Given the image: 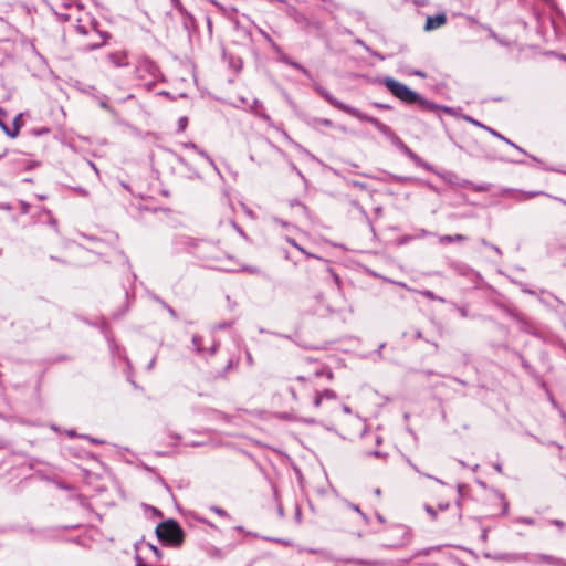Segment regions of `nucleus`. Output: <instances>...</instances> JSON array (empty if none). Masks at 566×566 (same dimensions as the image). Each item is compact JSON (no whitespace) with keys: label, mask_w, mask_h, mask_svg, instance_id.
I'll list each match as a JSON object with an SVG mask.
<instances>
[{"label":"nucleus","mask_w":566,"mask_h":566,"mask_svg":"<svg viewBox=\"0 0 566 566\" xmlns=\"http://www.w3.org/2000/svg\"><path fill=\"white\" fill-rule=\"evenodd\" d=\"M386 88L398 99L406 104H418L421 109L432 111L436 108L434 104L424 99L417 92L410 90L407 85L398 82L391 77L384 80Z\"/></svg>","instance_id":"nucleus-1"},{"label":"nucleus","mask_w":566,"mask_h":566,"mask_svg":"<svg viewBox=\"0 0 566 566\" xmlns=\"http://www.w3.org/2000/svg\"><path fill=\"white\" fill-rule=\"evenodd\" d=\"M157 538L166 545L179 547L185 538V532L175 520L159 523L155 530Z\"/></svg>","instance_id":"nucleus-2"},{"label":"nucleus","mask_w":566,"mask_h":566,"mask_svg":"<svg viewBox=\"0 0 566 566\" xmlns=\"http://www.w3.org/2000/svg\"><path fill=\"white\" fill-rule=\"evenodd\" d=\"M322 375H325L323 370H316L315 373L311 374L307 377L298 376L295 379L300 387L306 390H311L315 394L313 403L316 408L321 407L324 400L336 399V395L333 390L325 389L322 392L318 391L316 379L319 378Z\"/></svg>","instance_id":"nucleus-3"},{"label":"nucleus","mask_w":566,"mask_h":566,"mask_svg":"<svg viewBox=\"0 0 566 566\" xmlns=\"http://www.w3.org/2000/svg\"><path fill=\"white\" fill-rule=\"evenodd\" d=\"M136 76L143 82V85L151 90L159 81L161 73L154 61L146 56L138 59L136 64Z\"/></svg>","instance_id":"nucleus-4"},{"label":"nucleus","mask_w":566,"mask_h":566,"mask_svg":"<svg viewBox=\"0 0 566 566\" xmlns=\"http://www.w3.org/2000/svg\"><path fill=\"white\" fill-rule=\"evenodd\" d=\"M379 129L391 137L392 144L400 149L406 156H408L416 165L422 166L429 169V166L422 161V159L415 154L397 135H395L390 128L384 124L379 125Z\"/></svg>","instance_id":"nucleus-5"},{"label":"nucleus","mask_w":566,"mask_h":566,"mask_svg":"<svg viewBox=\"0 0 566 566\" xmlns=\"http://www.w3.org/2000/svg\"><path fill=\"white\" fill-rule=\"evenodd\" d=\"M287 14L291 18H293L295 23H297L303 29H321L319 22L310 20L304 13L300 12L295 7L290 6L287 8Z\"/></svg>","instance_id":"nucleus-6"},{"label":"nucleus","mask_w":566,"mask_h":566,"mask_svg":"<svg viewBox=\"0 0 566 566\" xmlns=\"http://www.w3.org/2000/svg\"><path fill=\"white\" fill-rule=\"evenodd\" d=\"M314 88L315 91L326 101L328 102L332 106L338 108V109H342L346 113H349V114H353L354 111L343 104L342 102H339L338 99H336L326 88H324L323 86L318 85V84H315L314 85Z\"/></svg>","instance_id":"nucleus-7"},{"label":"nucleus","mask_w":566,"mask_h":566,"mask_svg":"<svg viewBox=\"0 0 566 566\" xmlns=\"http://www.w3.org/2000/svg\"><path fill=\"white\" fill-rule=\"evenodd\" d=\"M106 60L115 67H125L129 65L128 54L126 51H114L106 55Z\"/></svg>","instance_id":"nucleus-8"},{"label":"nucleus","mask_w":566,"mask_h":566,"mask_svg":"<svg viewBox=\"0 0 566 566\" xmlns=\"http://www.w3.org/2000/svg\"><path fill=\"white\" fill-rule=\"evenodd\" d=\"M446 23H447L446 13L429 15V17H427V20H426L424 30L432 31V30L443 27Z\"/></svg>","instance_id":"nucleus-9"},{"label":"nucleus","mask_w":566,"mask_h":566,"mask_svg":"<svg viewBox=\"0 0 566 566\" xmlns=\"http://www.w3.org/2000/svg\"><path fill=\"white\" fill-rule=\"evenodd\" d=\"M535 560L537 563L547 564V565H552V566H566L565 560H563L558 557L552 556V555L538 554L535 556Z\"/></svg>","instance_id":"nucleus-10"},{"label":"nucleus","mask_w":566,"mask_h":566,"mask_svg":"<svg viewBox=\"0 0 566 566\" xmlns=\"http://www.w3.org/2000/svg\"><path fill=\"white\" fill-rule=\"evenodd\" d=\"M7 116V113L0 108V128L3 130V133L10 137V138H15L17 137V129L15 128H10L6 123H4V117Z\"/></svg>","instance_id":"nucleus-11"},{"label":"nucleus","mask_w":566,"mask_h":566,"mask_svg":"<svg viewBox=\"0 0 566 566\" xmlns=\"http://www.w3.org/2000/svg\"><path fill=\"white\" fill-rule=\"evenodd\" d=\"M438 240L441 244H450L453 242H463L467 240V237L463 234H454V235L444 234V235H440L438 238Z\"/></svg>","instance_id":"nucleus-12"},{"label":"nucleus","mask_w":566,"mask_h":566,"mask_svg":"<svg viewBox=\"0 0 566 566\" xmlns=\"http://www.w3.org/2000/svg\"><path fill=\"white\" fill-rule=\"evenodd\" d=\"M184 148H189L196 150L201 157H203L211 166H214V161L211 159V157L202 149L198 148V146L193 143H184L181 145Z\"/></svg>","instance_id":"nucleus-13"},{"label":"nucleus","mask_w":566,"mask_h":566,"mask_svg":"<svg viewBox=\"0 0 566 566\" xmlns=\"http://www.w3.org/2000/svg\"><path fill=\"white\" fill-rule=\"evenodd\" d=\"M192 347L196 353L202 354L205 352L203 338L199 335H193L192 336Z\"/></svg>","instance_id":"nucleus-14"},{"label":"nucleus","mask_w":566,"mask_h":566,"mask_svg":"<svg viewBox=\"0 0 566 566\" xmlns=\"http://www.w3.org/2000/svg\"><path fill=\"white\" fill-rule=\"evenodd\" d=\"M310 125L314 128H319L322 125L329 127L333 123L329 119L313 117L310 119Z\"/></svg>","instance_id":"nucleus-15"},{"label":"nucleus","mask_w":566,"mask_h":566,"mask_svg":"<svg viewBox=\"0 0 566 566\" xmlns=\"http://www.w3.org/2000/svg\"><path fill=\"white\" fill-rule=\"evenodd\" d=\"M261 34L263 35V38L265 39V41L271 45V48L273 49V51L275 53H282V49L280 45H277L273 39L264 31H261Z\"/></svg>","instance_id":"nucleus-16"},{"label":"nucleus","mask_w":566,"mask_h":566,"mask_svg":"<svg viewBox=\"0 0 566 566\" xmlns=\"http://www.w3.org/2000/svg\"><path fill=\"white\" fill-rule=\"evenodd\" d=\"M289 65L294 67V69H296V70H298V71H301L306 76H308V77L311 76L310 72L303 65H301L298 62H295V61L291 60Z\"/></svg>","instance_id":"nucleus-17"},{"label":"nucleus","mask_w":566,"mask_h":566,"mask_svg":"<svg viewBox=\"0 0 566 566\" xmlns=\"http://www.w3.org/2000/svg\"><path fill=\"white\" fill-rule=\"evenodd\" d=\"M21 117H22V114H18L14 117L13 126L11 127V128H15L17 129V136L19 135V132H20V128H21V124H20Z\"/></svg>","instance_id":"nucleus-18"},{"label":"nucleus","mask_w":566,"mask_h":566,"mask_svg":"<svg viewBox=\"0 0 566 566\" xmlns=\"http://www.w3.org/2000/svg\"><path fill=\"white\" fill-rule=\"evenodd\" d=\"M211 511H213L216 514H218L221 517H227L228 516V513L223 509H221V507L212 506Z\"/></svg>","instance_id":"nucleus-19"},{"label":"nucleus","mask_w":566,"mask_h":566,"mask_svg":"<svg viewBox=\"0 0 566 566\" xmlns=\"http://www.w3.org/2000/svg\"><path fill=\"white\" fill-rule=\"evenodd\" d=\"M187 124H188L187 117L184 116L178 119V127L180 130H185L187 127Z\"/></svg>","instance_id":"nucleus-20"},{"label":"nucleus","mask_w":566,"mask_h":566,"mask_svg":"<svg viewBox=\"0 0 566 566\" xmlns=\"http://www.w3.org/2000/svg\"><path fill=\"white\" fill-rule=\"evenodd\" d=\"M422 296H424L426 298H429V300H438V297H436V295L433 294V292L431 291H420L419 292Z\"/></svg>","instance_id":"nucleus-21"},{"label":"nucleus","mask_w":566,"mask_h":566,"mask_svg":"<svg viewBox=\"0 0 566 566\" xmlns=\"http://www.w3.org/2000/svg\"><path fill=\"white\" fill-rule=\"evenodd\" d=\"M277 54H279V61L289 65L291 59L283 51H282V53H277Z\"/></svg>","instance_id":"nucleus-22"},{"label":"nucleus","mask_w":566,"mask_h":566,"mask_svg":"<svg viewBox=\"0 0 566 566\" xmlns=\"http://www.w3.org/2000/svg\"><path fill=\"white\" fill-rule=\"evenodd\" d=\"M160 303L163 304V306L168 311V313L171 315V317L174 318H177V313L176 311L170 307L169 305H167L165 302L160 301Z\"/></svg>","instance_id":"nucleus-23"},{"label":"nucleus","mask_w":566,"mask_h":566,"mask_svg":"<svg viewBox=\"0 0 566 566\" xmlns=\"http://www.w3.org/2000/svg\"><path fill=\"white\" fill-rule=\"evenodd\" d=\"M424 509H426L427 513H428V514H429L433 520H436V518H437V516H438L437 511H436L432 506H430V505H426V507H424Z\"/></svg>","instance_id":"nucleus-24"},{"label":"nucleus","mask_w":566,"mask_h":566,"mask_svg":"<svg viewBox=\"0 0 566 566\" xmlns=\"http://www.w3.org/2000/svg\"><path fill=\"white\" fill-rule=\"evenodd\" d=\"M287 242L293 245L294 248H296L298 251L303 252V253H306L305 250L296 243V241L292 238H287Z\"/></svg>","instance_id":"nucleus-25"},{"label":"nucleus","mask_w":566,"mask_h":566,"mask_svg":"<svg viewBox=\"0 0 566 566\" xmlns=\"http://www.w3.org/2000/svg\"><path fill=\"white\" fill-rule=\"evenodd\" d=\"M170 1H171L172 6H174L176 9H178V11H179L180 13H182V12H184V7H182V4H181V2H180L179 0H170Z\"/></svg>","instance_id":"nucleus-26"},{"label":"nucleus","mask_w":566,"mask_h":566,"mask_svg":"<svg viewBox=\"0 0 566 566\" xmlns=\"http://www.w3.org/2000/svg\"><path fill=\"white\" fill-rule=\"evenodd\" d=\"M291 206L294 207V206H297L304 213H307V208L305 205H303L302 202L300 201H295V202H291Z\"/></svg>","instance_id":"nucleus-27"},{"label":"nucleus","mask_w":566,"mask_h":566,"mask_svg":"<svg viewBox=\"0 0 566 566\" xmlns=\"http://www.w3.org/2000/svg\"><path fill=\"white\" fill-rule=\"evenodd\" d=\"M149 548L154 552L155 556H156L158 559H160V558H161L163 554H161V552L158 549V547H156V546H154V545L149 544Z\"/></svg>","instance_id":"nucleus-28"},{"label":"nucleus","mask_w":566,"mask_h":566,"mask_svg":"<svg viewBox=\"0 0 566 566\" xmlns=\"http://www.w3.org/2000/svg\"><path fill=\"white\" fill-rule=\"evenodd\" d=\"M218 347H219V343L214 342L211 347L209 348V353L210 355H214L218 350Z\"/></svg>","instance_id":"nucleus-29"},{"label":"nucleus","mask_w":566,"mask_h":566,"mask_svg":"<svg viewBox=\"0 0 566 566\" xmlns=\"http://www.w3.org/2000/svg\"><path fill=\"white\" fill-rule=\"evenodd\" d=\"M290 392H291L292 397H293L295 400H297V399H298V397H297V387H295V386H291V387H290Z\"/></svg>","instance_id":"nucleus-30"},{"label":"nucleus","mask_w":566,"mask_h":566,"mask_svg":"<svg viewBox=\"0 0 566 566\" xmlns=\"http://www.w3.org/2000/svg\"><path fill=\"white\" fill-rule=\"evenodd\" d=\"M551 524H553V525H555V526H557L559 528H563L565 526L564 522L560 521V520H552Z\"/></svg>","instance_id":"nucleus-31"},{"label":"nucleus","mask_w":566,"mask_h":566,"mask_svg":"<svg viewBox=\"0 0 566 566\" xmlns=\"http://www.w3.org/2000/svg\"><path fill=\"white\" fill-rule=\"evenodd\" d=\"M230 326H231V323H221V324L217 325V328L218 329H226V328H229Z\"/></svg>","instance_id":"nucleus-32"},{"label":"nucleus","mask_w":566,"mask_h":566,"mask_svg":"<svg viewBox=\"0 0 566 566\" xmlns=\"http://www.w3.org/2000/svg\"><path fill=\"white\" fill-rule=\"evenodd\" d=\"M543 192H541V191L528 192V193H526V198H533V197L539 196Z\"/></svg>","instance_id":"nucleus-33"},{"label":"nucleus","mask_w":566,"mask_h":566,"mask_svg":"<svg viewBox=\"0 0 566 566\" xmlns=\"http://www.w3.org/2000/svg\"><path fill=\"white\" fill-rule=\"evenodd\" d=\"M247 361L249 365H253V357L249 352H247Z\"/></svg>","instance_id":"nucleus-34"},{"label":"nucleus","mask_w":566,"mask_h":566,"mask_svg":"<svg viewBox=\"0 0 566 566\" xmlns=\"http://www.w3.org/2000/svg\"><path fill=\"white\" fill-rule=\"evenodd\" d=\"M49 132H50L49 128H42V129L36 132V135L48 134Z\"/></svg>","instance_id":"nucleus-35"},{"label":"nucleus","mask_w":566,"mask_h":566,"mask_svg":"<svg viewBox=\"0 0 566 566\" xmlns=\"http://www.w3.org/2000/svg\"><path fill=\"white\" fill-rule=\"evenodd\" d=\"M155 361H156V358L154 357V358L149 361V364L147 365V369H148V370H150V369L154 367Z\"/></svg>","instance_id":"nucleus-36"},{"label":"nucleus","mask_w":566,"mask_h":566,"mask_svg":"<svg viewBox=\"0 0 566 566\" xmlns=\"http://www.w3.org/2000/svg\"><path fill=\"white\" fill-rule=\"evenodd\" d=\"M412 74H415L417 76H420V77H423V78L426 77V74L423 72H421V71H415V72H412Z\"/></svg>","instance_id":"nucleus-37"},{"label":"nucleus","mask_w":566,"mask_h":566,"mask_svg":"<svg viewBox=\"0 0 566 566\" xmlns=\"http://www.w3.org/2000/svg\"><path fill=\"white\" fill-rule=\"evenodd\" d=\"M274 222H275V223H279V224H281V226H283V227H285V226L287 224L285 221H282V220H280V219H277V218H275V219H274Z\"/></svg>","instance_id":"nucleus-38"},{"label":"nucleus","mask_w":566,"mask_h":566,"mask_svg":"<svg viewBox=\"0 0 566 566\" xmlns=\"http://www.w3.org/2000/svg\"><path fill=\"white\" fill-rule=\"evenodd\" d=\"M244 270H248L251 273H258L259 272V270L256 268H244Z\"/></svg>","instance_id":"nucleus-39"},{"label":"nucleus","mask_w":566,"mask_h":566,"mask_svg":"<svg viewBox=\"0 0 566 566\" xmlns=\"http://www.w3.org/2000/svg\"><path fill=\"white\" fill-rule=\"evenodd\" d=\"M448 507H449V504H448V503H447V504H439V510H440V511H444V510H447Z\"/></svg>","instance_id":"nucleus-40"},{"label":"nucleus","mask_w":566,"mask_h":566,"mask_svg":"<svg viewBox=\"0 0 566 566\" xmlns=\"http://www.w3.org/2000/svg\"><path fill=\"white\" fill-rule=\"evenodd\" d=\"M260 116H261L264 120H268V122L271 119V118H270V116H269V115H266V114H260Z\"/></svg>","instance_id":"nucleus-41"},{"label":"nucleus","mask_w":566,"mask_h":566,"mask_svg":"<svg viewBox=\"0 0 566 566\" xmlns=\"http://www.w3.org/2000/svg\"><path fill=\"white\" fill-rule=\"evenodd\" d=\"M343 410H344V412H346V413H350V411H352V410H350V408H349V407H347V406H344V407H343Z\"/></svg>","instance_id":"nucleus-42"},{"label":"nucleus","mask_w":566,"mask_h":566,"mask_svg":"<svg viewBox=\"0 0 566 566\" xmlns=\"http://www.w3.org/2000/svg\"><path fill=\"white\" fill-rule=\"evenodd\" d=\"M77 30H78V32H81L83 34H86V31H85L84 27H78Z\"/></svg>","instance_id":"nucleus-43"},{"label":"nucleus","mask_w":566,"mask_h":566,"mask_svg":"<svg viewBox=\"0 0 566 566\" xmlns=\"http://www.w3.org/2000/svg\"><path fill=\"white\" fill-rule=\"evenodd\" d=\"M177 159H178V161H179L180 164H182V165H185V164H186V163H185V159H184L181 156H178V158H177Z\"/></svg>","instance_id":"nucleus-44"},{"label":"nucleus","mask_w":566,"mask_h":566,"mask_svg":"<svg viewBox=\"0 0 566 566\" xmlns=\"http://www.w3.org/2000/svg\"><path fill=\"white\" fill-rule=\"evenodd\" d=\"M232 226L237 229L238 232L242 233V230L235 224V222H232Z\"/></svg>","instance_id":"nucleus-45"},{"label":"nucleus","mask_w":566,"mask_h":566,"mask_svg":"<svg viewBox=\"0 0 566 566\" xmlns=\"http://www.w3.org/2000/svg\"><path fill=\"white\" fill-rule=\"evenodd\" d=\"M99 105H101V107H103V108H108V106H107L106 102H101V104H99Z\"/></svg>","instance_id":"nucleus-46"},{"label":"nucleus","mask_w":566,"mask_h":566,"mask_svg":"<svg viewBox=\"0 0 566 566\" xmlns=\"http://www.w3.org/2000/svg\"><path fill=\"white\" fill-rule=\"evenodd\" d=\"M554 199H556V197H554ZM557 200H558V198H557ZM559 201H560L563 205H565V206H566V200H564V199H559Z\"/></svg>","instance_id":"nucleus-47"},{"label":"nucleus","mask_w":566,"mask_h":566,"mask_svg":"<svg viewBox=\"0 0 566 566\" xmlns=\"http://www.w3.org/2000/svg\"><path fill=\"white\" fill-rule=\"evenodd\" d=\"M91 440H92V442H94V443H102L101 441H98V440H96V439H91Z\"/></svg>","instance_id":"nucleus-48"},{"label":"nucleus","mask_w":566,"mask_h":566,"mask_svg":"<svg viewBox=\"0 0 566 566\" xmlns=\"http://www.w3.org/2000/svg\"><path fill=\"white\" fill-rule=\"evenodd\" d=\"M200 244H201L202 247H207V245H209V243H207V242H200Z\"/></svg>","instance_id":"nucleus-49"},{"label":"nucleus","mask_w":566,"mask_h":566,"mask_svg":"<svg viewBox=\"0 0 566 566\" xmlns=\"http://www.w3.org/2000/svg\"><path fill=\"white\" fill-rule=\"evenodd\" d=\"M231 366H232V361L230 360L228 366H227V369L231 368Z\"/></svg>","instance_id":"nucleus-50"},{"label":"nucleus","mask_w":566,"mask_h":566,"mask_svg":"<svg viewBox=\"0 0 566 566\" xmlns=\"http://www.w3.org/2000/svg\"><path fill=\"white\" fill-rule=\"evenodd\" d=\"M253 104H254V106H258L259 101H258V99H254Z\"/></svg>","instance_id":"nucleus-51"},{"label":"nucleus","mask_w":566,"mask_h":566,"mask_svg":"<svg viewBox=\"0 0 566 566\" xmlns=\"http://www.w3.org/2000/svg\"><path fill=\"white\" fill-rule=\"evenodd\" d=\"M327 377L331 378L332 377V374L328 371L326 373Z\"/></svg>","instance_id":"nucleus-52"}]
</instances>
